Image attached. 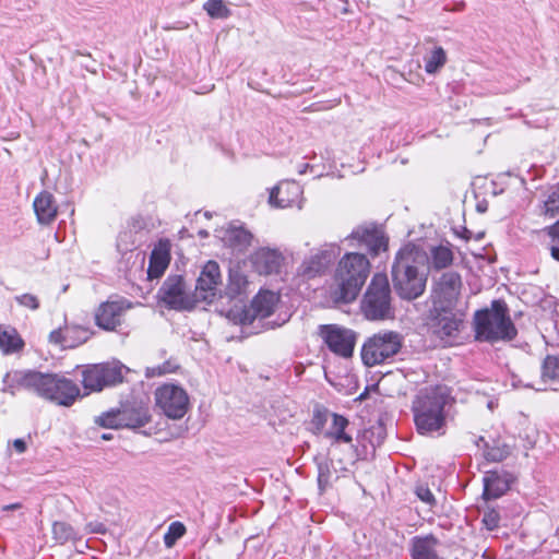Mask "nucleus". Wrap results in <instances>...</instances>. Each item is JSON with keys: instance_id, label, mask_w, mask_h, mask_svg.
I'll list each match as a JSON object with an SVG mask.
<instances>
[{"instance_id": "1", "label": "nucleus", "mask_w": 559, "mask_h": 559, "mask_svg": "<svg viewBox=\"0 0 559 559\" xmlns=\"http://www.w3.org/2000/svg\"><path fill=\"white\" fill-rule=\"evenodd\" d=\"M426 252L414 245L404 246L392 266V282L397 295L413 300L423 295L428 272Z\"/></svg>"}, {"instance_id": "2", "label": "nucleus", "mask_w": 559, "mask_h": 559, "mask_svg": "<svg viewBox=\"0 0 559 559\" xmlns=\"http://www.w3.org/2000/svg\"><path fill=\"white\" fill-rule=\"evenodd\" d=\"M370 271L368 259L356 252L346 253L337 263L330 297L334 302L348 304L355 300Z\"/></svg>"}, {"instance_id": "3", "label": "nucleus", "mask_w": 559, "mask_h": 559, "mask_svg": "<svg viewBox=\"0 0 559 559\" xmlns=\"http://www.w3.org/2000/svg\"><path fill=\"white\" fill-rule=\"evenodd\" d=\"M17 384L60 406L69 407L80 396V388L71 379L58 373L26 371L16 379Z\"/></svg>"}, {"instance_id": "4", "label": "nucleus", "mask_w": 559, "mask_h": 559, "mask_svg": "<svg viewBox=\"0 0 559 559\" xmlns=\"http://www.w3.org/2000/svg\"><path fill=\"white\" fill-rule=\"evenodd\" d=\"M452 401L445 386L425 388L413 402V413L419 433L440 430L445 424L444 407Z\"/></svg>"}, {"instance_id": "5", "label": "nucleus", "mask_w": 559, "mask_h": 559, "mask_svg": "<svg viewBox=\"0 0 559 559\" xmlns=\"http://www.w3.org/2000/svg\"><path fill=\"white\" fill-rule=\"evenodd\" d=\"M475 331L479 340L488 342L510 341L516 335L504 302L493 300L489 309L475 314Z\"/></svg>"}, {"instance_id": "6", "label": "nucleus", "mask_w": 559, "mask_h": 559, "mask_svg": "<svg viewBox=\"0 0 559 559\" xmlns=\"http://www.w3.org/2000/svg\"><path fill=\"white\" fill-rule=\"evenodd\" d=\"M361 311L368 320H383L391 317V289L385 274L373 275L361 300Z\"/></svg>"}, {"instance_id": "7", "label": "nucleus", "mask_w": 559, "mask_h": 559, "mask_svg": "<svg viewBox=\"0 0 559 559\" xmlns=\"http://www.w3.org/2000/svg\"><path fill=\"white\" fill-rule=\"evenodd\" d=\"M402 337L396 332L378 333L362 346L361 359L366 366L380 365L399 353Z\"/></svg>"}, {"instance_id": "8", "label": "nucleus", "mask_w": 559, "mask_h": 559, "mask_svg": "<svg viewBox=\"0 0 559 559\" xmlns=\"http://www.w3.org/2000/svg\"><path fill=\"white\" fill-rule=\"evenodd\" d=\"M127 370L119 361L88 365L82 372V383L86 390L99 392L104 388L119 384L123 381Z\"/></svg>"}, {"instance_id": "9", "label": "nucleus", "mask_w": 559, "mask_h": 559, "mask_svg": "<svg viewBox=\"0 0 559 559\" xmlns=\"http://www.w3.org/2000/svg\"><path fill=\"white\" fill-rule=\"evenodd\" d=\"M155 404L163 414L171 419L182 418L189 407V396L179 385L167 383L155 390Z\"/></svg>"}, {"instance_id": "10", "label": "nucleus", "mask_w": 559, "mask_h": 559, "mask_svg": "<svg viewBox=\"0 0 559 559\" xmlns=\"http://www.w3.org/2000/svg\"><path fill=\"white\" fill-rule=\"evenodd\" d=\"M461 289L462 280L459 273L453 271L442 273L432 285L431 299L435 310L453 309Z\"/></svg>"}, {"instance_id": "11", "label": "nucleus", "mask_w": 559, "mask_h": 559, "mask_svg": "<svg viewBox=\"0 0 559 559\" xmlns=\"http://www.w3.org/2000/svg\"><path fill=\"white\" fill-rule=\"evenodd\" d=\"M158 298L176 310H190L195 306V298L187 290L181 275L168 276L158 290Z\"/></svg>"}, {"instance_id": "12", "label": "nucleus", "mask_w": 559, "mask_h": 559, "mask_svg": "<svg viewBox=\"0 0 559 559\" xmlns=\"http://www.w3.org/2000/svg\"><path fill=\"white\" fill-rule=\"evenodd\" d=\"M132 304L124 299H109L99 305L95 312L96 324L107 331H114L122 322V317Z\"/></svg>"}, {"instance_id": "13", "label": "nucleus", "mask_w": 559, "mask_h": 559, "mask_svg": "<svg viewBox=\"0 0 559 559\" xmlns=\"http://www.w3.org/2000/svg\"><path fill=\"white\" fill-rule=\"evenodd\" d=\"M320 335L328 347L342 357H350L355 346L354 334L337 325H321Z\"/></svg>"}, {"instance_id": "14", "label": "nucleus", "mask_w": 559, "mask_h": 559, "mask_svg": "<svg viewBox=\"0 0 559 559\" xmlns=\"http://www.w3.org/2000/svg\"><path fill=\"white\" fill-rule=\"evenodd\" d=\"M221 282L218 264L215 261H209L201 271L197 281L195 292L192 294L195 298V305L200 301L212 302Z\"/></svg>"}, {"instance_id": "15", "label": "nucleus", "mask_w": 559, "mask_h": 559, "mask_svg": "<svg viewBox=\"0 0 559 559\" xmlns=\"http://www.w3.org/2000/svg\"><path fill=\"white\" fill-rule=\"evenodd\" d=\"M302 194L301 187L293 180L281 181L271 189L269 204L272 207L285 209L299 204Z\"/></svg>"}, {"instance_id": "16", "label": "nucleus", "mask_w": 559, "mask_h": 559, "mask_svg": "<svg viewBox=\"0 0 559 559\" xmlns=\"http://www.w3.org/2000/svg\"><path fill=\"white\" fill-rule=\"evenodd\" d=\"M283 255L275 249L261 248L251 255L253 269L263 275L278 273L283 264Z\"/></svg>"}, {"instance_id": "17", "label": "nucleus", "mask_w": 559, "mask_h": 559, "mask_svg": "<svg viewBox=\"0 0 559 559\" xmlns=\"http://www.w3.org/2000/svg\"><path fill=\"white\" fill-rule=\"evenodd\" d=\"M338 254L340 248L337 246H326L302 263V274L314 277L323 272Z\"/></svg>"}, {"instance_id": "18", "label": "nucleus", "mask_w": 559, "mask_h": 559, "mask_svg": "<svg viewBox=\"0 0 559 559\" xmlns=\"http://www.w3.org/2000/svg\"><path fill=\"white\" fill-rule=\"evenodd\" d=\"M452 310L453 309L435 310V308H432L433 333L440 337L453 336L456 332H459V329L462 324V319Z\"/></svg>"}, {"instance_id": "19", "label": "nucleus", "mask_w": 559, "mask_h": 559, "mask_svg": "<svg viewBox=\"0 0 559 559\" xmlns=\"http://www.w3.org/2000/svg\"><path fill=\"white\" fill-rule=\"evenodd\" d=\"M348 238L366 245L374 254L379 253L381 250H386L388 247L386 238L382 231L376 227L359 226L352 231Z\"/></svg>"}, {"instance_id": "20", "label": "nucleus", "mask_w": 559, "mask_h": 559, "mask_svg": "<svg viewBox=\"0 0 559 559\" xmlns=\"http://www.w3.org/2000/svg\"><path fill=\"white\" fill-rule=\"evenodd\" d=\"M33 207L39 224H51L58 214V205L53 195L48 191H41L34 200Z\"/></svg>"}, {"instance_id": "21", "label": "nucleus", "mask_w": 559, "mask_h": 559, "mask_svg": "<svg viewBox=\"0 0 559 559\" xmlns=\"http://www.w3.org/2000/svg\"><path fill=\"white\" fill-rule=\"evenodd\" d=\"M170 261V243L168 240H160L153 249L150 257L147 275L150 278H158L167 269Z\"/></svg>"}, {"instance_id": "22", "label": "nucleus", "mask_w": 559, "mask_h": 559, "mask_svg": "<svg viewBox=\"0 0 559 559\" xmlns=\"http://www.w3.org/2000/svg\"><path fill=\"white\" fill-rule=\"evenodd\" d=\"M510 475L507 473L488 472L484 478V497L486 499H497L507 492L510 488Z\"/></svg>"}, {"instance_id": "23", "label": "nucleus", "mask_w": 559, "mask_h": 559, "mask_svg": "<svg viewBox=\"0 0 559 559\" xmlns=\"http://www.w3.org/2000/svg\"><path fill=\"white\" fill-rule=\"evenodd\" d=\"M439 540L433 535L416 536L412 539L413 559H439Z\"/></svg>"}, {"instance_id": "24", "label": "nucleus", "mask_w": 559, "mask_h": 559, "mask_svg": "<svg viewBox=\"0 0 559 559\" xmlns=\"http://www.w3.org/2000/svg\"><path fill=\"white\" fill-rule=\"evenodd\" d=\"M216 233L217 237L221 238L226 246L239 251L250 246L252 240V235L242 227H228L226 229L216 230Z\"/></svg>"}, {"instance_id": "25", "label": "nucleus", "mask_w": 559, "mask_h": 559, "mask_svg": "<svg viewBox=\"0 0 559 559\" xmlns=\"http://www.w3.org/2000/svg\"><path fill=\"white\" fill-rule=\"evenodd\" d=\"M278 296L272 292H261L252 300V309L255 317L266 318L272 314Z\"/></svg>"}, {"instance_id": "26", "label": "nucleus", "mask_w": 559, "mask_h": 559, "mask_svg": "<svg viewBox=\"0 0 559 559\" xmlns=\"http://www.w3.org/2000/svg\"><path fill=\"white\" fill-rule=\"evenodd\" d=\"M121 418L124 428H140L150 419L148 408L144 406L121 409Z\"/></svg>"}, {"instance_id": "27", "label": "nucleus", "mask_w": 559, "mask_h": 559, "mask_svg": "<svg viewBox=\"0 0 559 559\" xmlns=\"http://www.w3.org/2000/svg\"><path fill=\"white\" fill-rule=\"evenodd\" d=\"M24 346L15 329L0 325V348L5 354L15 353Z\"/></svg>"}, {"instance_id": "28", "label": "nucleus", "mask_w": 559, "mask_h": 559, "mask_svg": "<svg viewBox=\"0 0 559 559\" xmlns=\"http://www.w3.org/2000/svg\"><path fill=\"white\" fill-rule=\"evenodd\" d=\"M348 420L338 414H332V425L326 436L333 438L336 442L350 443L352 437L345 432Z\"/></svg>"}, {"instance_id": "29", "label": "nucleus", "mask_w": 559, "mask_h": 559, "mask_svg": "<svg viewBox=\"0 0 559 559\" xmlns=\"http://www.w3.org/2000/svg\"><path fill=\"white\" fill-rule=\"evenodd\" d=\"M542 378L545 383L549 382L551 390H558L557 384H559V360L556 357H546L543 364Z\"/></svg>"}, {"instance_id": "30", "label": "nucleus", "mask_w": 559, "mask_h": 559, "mask_svg": "<svg viewBox=\"0 0 559 559\" xmlns=\"http://www.w3.org/2000/svg\"><path fill=\"white\" fill-rule=\"evenodd\" d=\"M447 63V52L442 47H435L428 56L425 57V71L428 74H435Z\"/></svg>"}, {"instance_id": "31", "label": "nucleus", "mask_w": 559, "mask_h": 559, "mask_svg": "<svg viewBox=\"0 0 559 559\" xmlns=\"http://www.w3.org/2000/svg\"><path fill=\"white\" fill-rule=\"evenodd\" d=\"M66 347H76L83 343H85L90 336L91 332L83 326L80 325H66Z\"/></svg>"}, {"instance_id": "32", "label": "nucleus", "mask_w": 559, "mask_h": 559, "mask_svg": "<svg viewBox=\"0 0 559 559\" xmlns=\"http://www.w3.org/2000/svg\"><path fill=\"white\" fill-rule=\"evenodd\" d=\"M431 266L436 270L445 269L453 262V253L445 246L433 247L430 251Z\"/></svg>"}, {"instance_id": "33", "label": "nucleus", "mask_w": 559, "mask_h": 559, "mask_svg": "<svg viewBox=\"0 0 559 559\" xmlns=\"http://www.w3.org/2000/svg\"><path fill=\"white\" fill-rule=\"evenodd\" d=\"M249 282L247 277L240 272H231L229 275V283L227 293L230 297H239L248 293Z\"/></svg>"}, {"instance_id": "34", "label": "nucleus", "mask_w": 559, "mask_h": 559, "mask_svg": "<svg viewBox=\"0 0 559 559\" xmlns=\"http://www.w3.org/2000/svg\"><path fill=\"white\" fill-rule=\"evenodd\" d=\"M52 535L60 544H64L76 537L74 528L70 524L61 521L52 524Z\"/></svg>"}, {"instance_id": "35", "label": "nucleus", "mask_w": 559, "mask_h": 559, "mask_svg": "<svg viewBox=\"0 0 559 559\" xmlns=\"http://www.w3.org/2000/svg\"><path fill=\"white\" fill-rule=\"evenodd\" d=\"M95 423L104 428H124L121 418V411H110L105 413L98 417H96Z\"/></svg>"}, {"instance_id": "36", "label": "nucleus", "mask_w": 559, "mask_h": 559, "mask_svg": "<svg viewBox=\"0 0 559 559\" xmlns=\"http://www.w3.org/2000/svg\"><path fill=\"white\" fill-rule=\"evenodd\" d=\"M203 9L213 19H227L230 15V10L222 0H207Z\"/></svg>"}, {"instance_id": "37", "label": "nucleus", "mask_w": 559, "mask_h": 559, "mask_svg": "<svg viewBox=\"0 0 559 559\" xmlns=\"http://www.w3.org/2000/svg\"><path fill=\"white\" fill-rule=\"evenodd\" d=\"M185 533L186 527L181 522H173L164 535L165 546L171 548L176 542L185 535Z\"/></svg>"}, {"instance_id": "38", "label": "nucleus", "mask_w": 559, "mask_h": 559, "mask_svg": "<svg viewBox=\"0 0 559 559\" xmlns=\"http://www.w3.org/2000/svg\"><path fill=\"white\" fill-rule=\"evenodd\" d=\"M480 443H484L486 448L484 455L488 461L500 462L508 455V450L506 448H490L488 449V444L483 437L479 438L477 445L480 448Z\"/></svg>"}, {"instance_id": "39", "label": "nucleus", "mask_w": 559, "mask_h": 559, "mask_svg": "<svg viewBox=\"0 0 559 559\" xmlns=\"http://www.w3.org/2000/svg\"><path fill=\"white\" fill-rule=\"evenodd\" d=\"M135 245L134 233L132 230H123L119 234L117 248L120 252L131 251Z\"/></svg>"}, {"instance_id": "40", "label": "nucleus", "mask_w": 559, "mask_h": 559, "mask_svg": "<svg viewBox=\"0 0 559 559\" xmlns=\"http://www.w3.org/2000/svg\"><path fill=\"white\" fill-rule=\"evenodd\" d=\"M544 214L549 217H555L559 214V191H554L544 202Z\"/></svg>"}, {"instance_id": "41", "label": "nucleus", "mask_w": 559, "mask_h": 559, "mask_svg": "<svg viewBox=\"0 0 559 559\" xmlns=\"http://www.w3.org/2000/svg\"><path fill=\"white\" fill-rule=\"evenodd\" d=\"M15 301L25 308L31 310H37L39 308V299L33 294H23L15 297Z\"/></svg>"}, {"instance_id": "42", "label": "nucleus", "mask_w": 559, "mask_h": 559, "mask_svg": "<svg viewBox=\"0 0 559 559\" xmlns=\"http://www.w3.org/2000/svg\"><path fill=\"white\" fill-rule=\"evenodd\" d=\"M175 369V365H173L170 361H166L160 366L147 368L146 374L148 377L163 376L173 372Z\"/></svg>"}, {"instance_id": "43", "label": "nucleus", "mask_w": 559, "mask_h": 559, "mask_svg": "<svg viewBox=\"0 0 559 559\" xmlns=\"http://www.w3.org/2000/svg\"><path fill=\"white\" fill-rule=\"evenodd\" d=\"M499 521L500 516L496 510L486 511L483 518V523L489 531L497 528L499 525Z\"/></svg>"}, {"instance_id": "44", "label": "nucleus", "mask_w": 559, "mask_h": 559, "mask_svg": "<svg viewBox=\"0 0 559 559\" xmlns=\"http://www.w3.org/2000/svg\"><path fill=\"white\" fill-rule=\"evenodd\" d=\"M227 317L236 324H248L252 321L250 314L243 310H230Z\"/></svg>"}, {"instance_id": "45", "label": "nucleus", "mask_w": 559, "mask_h": 559, "mask_svg": "<svg viewBox=\"0 0 559 559\" xmlns=\"http://www.w3.org/2000/svg\"><path fill=\"white\" fill-rule=\"evenodd\" d=\"M416 495L421 501L426 503L432 504L435 502V497L428 487L418 486L416 488Z\"/></svg>"}, {"instance_id": "46", "label": "nucleus", "mask_w": 559, "mask_h": 559, "mask_svg": "<svg viewBox=\"0 0 559 559\" xmlns=\"http://www.w3.org/2000/svg\"><path fill=\"white\" fill-rule=\"evenodd\" d=\"M66 326L63 329L55 330L49 334V341L55 344H60L66 347Z\"/></svg>"}, {"instance_id": "47", "label": "nucleus", "mask_w": 559, "mask_h": 559, "mask_svg": "<svg viewBox=\"0 0 559 559\" xmlns=\"http://www.w3.org/2000/svg\"><path fill=\"white\" fill-rule=\"evenodd\" d=\"M330 479V471L326 465H319L318 484L321 489L328 486Z\"/></svg>"}, {"instance_id": "48", "label": "nucleus", "mask_w": 559, "mask_h": 559, "mask_svg": "<svg viewBox=\"0 0 559 559\" xmlns=\"http://www.w3.org/2000/svg\"><path fill=\"white\" fill-rule=\"evenodd\" d=\"M106 528L104 524L98 522H91L86 525L87 533H105Z\"/></svg>"}, {"instance_id": "49", "label": "nucleus", "mask_w": 559, "mask_h": 559, "mask_svg": "<svg viewBox=\"0 0 559 559\" xmlns=\"http://www.w3.org/2000/svg\"><path fill=\"white\" fill-rule=\"evenodd\" d=\"M548 235L554 239H559V219L548 228Z\"/></svg>"}, {"instance_id": "50", "label": "nucleus", "mask_w": 559, "mask_h": 559, "mask_svg": "<svg viewBox=\"0 0 559 559\" xmlns=\"http://www.w3.org/2000/svg\"><path fill=\"white\" fill-rule=\"evenodd\" d=\"M13 447L19 453H23L26 450V442L23 439H15Z\"/></svg>"}, {"instance_id": "51", "label": "nucleus", "mask_w": 559, "mask_h": 559, "mask_svg": "<svg viewBox=\"0 0 559 559\" xmlns=\"http://www.w3.org/2000/svg\"><path fill=\"white\" fill-rule=\"evenodd\" d=\"M22 504L16 502V503H11V504H5L2 507V511H13V510H17V509H21Z\"/></svg>"}, {"instance_id": "52", "label": "nucleus", "mask_w": 559, "mask_h": 559, "mask_svg": "<svg viewBox=\"0 0 559 559\" xmlns=\"http://www.w3.org/2000/svg\"><path fill=\"white\" fill-rule=\"evenodd\" d=\"M314 421L318 424V428L321 429L323 427L325 419L323 418V416L321 414H317L314 416Z\"/></svg>"}, {"instance_id": "53", "label": "nucleus", "mask_w": 559, "mask_h": 559, "mask_svg": "<svg viewBox=\"0 0 559 559\" xmlns=\"http://www.w3.org/2000/svg\"><path fill=\"white\" fill-rule=\"evenodd\" d=\"M551 257L559 261V247H552L551 248Z\"/></svg>"}, {"instance_id": "54", "label": "nucleus", "mask_w": 559, "mask_h": 559, "mask_svg": "<svg viewBox=\"0 0 559 559\" xmlns=\"http://www.w3.org/2000/svg\"><path fill=\"white\" fill-rule=\"evenodd\" d=\"M308 168H309V164H301V165H300V167H299V169H298V173H299L300 175H304V174H306V171H307V169H308Z\"/></svg>"}, {"instance_id": "55", "label": "nucleus", "mask_w": 559, "mask_h": 559, "mask_svg": "<svg viewBox=\"0 0 559 559\" xmlns=\"http://www.w3.org/2000/svg\"><path fill=\"white\" fill-rule=\"evenodd\" d=\"M110 438H111L110 435H103V439H105V440H109Z\"/></svg>"}, {"instance_id": "56", "label": "nucleus", "mask_w": 559, "mask_h": 559, "mask_svg": "<svg viewBox=\"0 0 559 559\" xmlns=\"http://www.w3.org/2000/svg\"><path fill=\"white\" fill-rule=\"evenodd\" d=\"M200 235H201L202 237H206V236H207V233H206V231L201 230V231H200Z\"/></svg>"}]
</instances>
